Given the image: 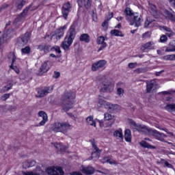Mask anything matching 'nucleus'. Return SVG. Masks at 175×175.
<instances>
[{"label": "nucleus", "mask_w": 175, "mask_h": 175, "mask_svg": "<svg viewBox=\"0 0 175 175\" xmlns=\"http://www.w3.org/2000/svg\"><path fill=\"white\" fill-rule=\"evenodd\" d=\"M71 175H83L80 172H75L71 174Z\"/></svg>", "instance_id": "nucleus-63"}, {"label": "nucleus", "mask_w": 175, "mask_h": 175, "mask_svg": "<svg viewBox=\"0 0 175 175\" xmlns=\"http://www.w3.org/2000/svg\"><path fill=\"white\" fill-rule=\"evenodd\" d=\"M38 49L40 50V51H44V53H49L52 50V48L50 45H38Z\"/></svg>", "instance_id": "nucleus-30"}, {"label": "nucleus", "mask_w": 175, "mask_h": 175, "mask_svg": "<svg viewBox=\"0 0 175 175\" xmlns=\"http://www.w3.org/2000/svg\"><path fill=\"white\" fill-rule=\"evenodd\" d=\"M114 90V82L111 79H105L101 83L100 92H113Z\"/></svg>", "instance_id": "nucleus-4"}, {"label": "nucleus", "mask_w": 175, "mask_h": 175, "mask_svg": "<svg viewBox=\"0 0 175 175\" xmlns=\"http://www.w3.org/2000/svg\"><path fill=\"white\" fill-rule=\"evenodd\" d=\"M124 139L127 143H131L132 142V133H131V130L126 129L124 131Z\"/></svg>", "instance_id": "nucleus-31"}, {"label": "nucleus", "mask_w": 175, "mask_h": 175, "mask_svg": "<svg viewBox=\"0 0 175 175\" xmlns=\"http://www.w3.org/2000/svg\"><path fill=\"white\" fill-rule=\"evenodd\" d=\"M53 91V86H49L45 88L44 90H38L37 98H43V96H46L48 94H50Z\"/></svg>", "instance_id": "nucleus-16"}, {"label": "nucleus", "mask_w": 175, "mask_h": 175, "mask_svg": "<svg viewBox=\"0 0 175 175\" xmlns=\"http://www.w3.org/2000/svg\"><path fill=\"white\" fill-rule=\"evenodd\" d=\"M10 38H12V36H10V33H4L3 34L1 37H0V42L1 44H5V43H8V41L9 40V39H10Z\"/></svg>", "instance_id": "nucleus-29"}, {"label": "nucleus", "mask_w": 175, "mask_h": 175, "mask_svg": "<svg viewBox=\"0 0 175 175\" xmlns=\"http://www.w3.org/2000/svg\"><path fill=\"white\" fill-rule=\"evenodd\" d=\"M9 98H10V94H5L1 97V100L5 101L7 99H9Z\"/></svg>", "instance_id": "nucleus-53"}, {"label": "nucleus", "mask_w": 175, "mask_h": 175, "mask_svg": "<svg viewBox=\"0 0 175 175\" xmlns=\"http://www.w3.org/2000/svg\"><path fill=\"white\" fill-rule=\"evenodd\" d=\"M150 12L152 16L157 17V14H158V12H157V7L155 5H151Z\"/></svg>", "instance_id": "nucleus-46"}, {"label": "nucleus", "mask_w": 175, "mask_h": 175, "mask_svg": "<svg viewBox=\"0 0 175 175\" xmlns=\"http://www.w3.org/2000/svg\"><path fill=\"white\" fill-rule=\"evenodd\" d=\"M107 25H109V23L107 22V21H105L103 22V23L102 24V27H107Z\"/></svg>", "instance_id": "nucleus-61"}, {"label": "nucleus", "mask_w": 175, "mask_h": 175, "mask_svg": "<svg viewBox=\"0 0 175 175\" xmlns=\"http://www.w3.org/2000/svg\"><path fill=\"white\" fill-rule=\"evenodd\" d=\"M81 170L83 174H94V172H95L94 167L91 166L84 167L82 165Z\"/></svg>", "instance_id": "nucleus-22"}, {"label": "nucleus", "mask_w": 175, "mask_h": 175, "mask_svg": "<svg viewBox=\"0 0 175 175\" xmlns=\"http://www.w3.org/2000/svg\"><path fill=\"white\" fill-rule=\"evenodd\" d=\"M136 66H137V62L129 64V68H130V69H135V68H136Z\"/></svg>", "instance_id": "nucleus-56"}, {"label": "nucleus", "mask_w": 175, "mask_h": 175, "mask_svg": "<svg viewBox=\"0 0 175 175\" xmlns=\"http://www.w3.org/2000/svg\"><path fill=\"white\" fill-rule=\"evenodd\" d=\"M150 136H154L157 140H159V142H165V138L167 137V136L157 130H152Z\"/></svg>", "instance_id": "nucleus-13"}, {"label": "nucleus", "mask_w": 175, "mask_h": 175, "mask_svg": "<svg viewBox=\"0 0 175 175\" xmlns=\"http://www.w3.org/2000/svg\"><path fill=\"white\" fill-rule=\"evenodd\" d=\"M164 61H174L175 60V54L167 55L163 57Z\"/></svg>", "instance_id": "nucleus-43"}, {"label": "nucleus", "mask_w": 175, "mask_h": 175, "mask_svg": "<svg viewBox=\"0 0 175 175\" xmlns=\"http://www.w3.org/2000/svg\"><path fill=\"white\" fill-rule=\"evenodd\" d=\"M140 146L142 147H144V148H150V150H155V146L150 145V144L146 142V141H142L139 143Z\"/></svg>", "instance_id": "nucleus-34"}, {"label": "nucleus", "mask_w": 175, "mask_h": 175, "mask_svg": "<svg viewBox=\"0 0 175 175\" xmlns=\"http://www.w3.org/2000/svg\"><path fill=\"white\" fill-rule=\"evenodd\" d=\"M161 29H163V31H165L166 33L170 32V31H172V29H170V28H169V27H167L166 26L161 27Z\"/></svg>", "instance_id": "nucleus-58"}, {"label": "nucleus", "mask_w": 175, "mask_h": 175, "mask_svg": "<svg viewBox=\"0 0 175 175\" xmlns=\"http://www.w3.org/2000/svg\"><path fill=\"white\" fill-rule=\"evenodd\" d=\"M25 3V0H16V6L17 9H21L22 8H24Z\"/></svg>", "instance_id": "nucleus-38"}, {"label": "nucleus", "mask_w": 175, "mask_h": 175, "mask_svg": "<svg viewBox=\"0 0 175 175\" xmlns=\"http://www.w3.org/2000/svg\"><path fill=\"white\" fill-rule=\"evenodd\" d=\"M160 42L161 43H165V42H167V36L165 35H163L160 38Z\"/></svg>", "instance_id": "nucleus-54"}, {"label": "nucleus", "mask_w": 175, "mask_h": 175, "mask_svg": "<svg viewBox=\"0 0 175 175\" xmlns=\"http://www.w3.org/2000/svg\"><path fill=\"white\" fill-rule=\"evenodd\" d=\"M66 25H64L62 27L58 29L56 33L51 36V40H53V38H55L57 40L61 39V38L64 36V34L65 33L64 31L66 29Z\"/></svg>", "instance_id": "nucleus-12"}, {"label": "nucleus", "mask_w": 175, "mask_h": 175, "mask_svg": "<svg viewBox=\"0 0 175 175\" xmlns=\"http://www.w3.org/2000/svg\"><path fill=\"white\" fill-rule=\"evenodd\" d=\"M104 120L105 121H111L110 124L107 125V126H111L113 124H114V116L107 113L104 114Z\"/></svg>", "instance_id": "nucleus-25"}, {"label": "nucleus", "mask_w": 175, "mask_h": 175, "mask_svg": "<svg viewBox=\"0 0 175 175\" xmlns=\"http://www.w3.org/2000/svg\"><path fill=\"white\" fill-rule=\"evenodd\" d=\"M160 163H161L162 165H165V167H168V169H173V165L163 159H161Z\"/></svg>", "instance_id": "nucleus-42"}, {"label": "nucleus", "mask_w": 175, "mask_h": 175, "mask_svg": "<svg viewBox=\"0 0 175 175\" xmlns=\"http://www.w3.org/2000/svg\"><path fill=\"white\" fill-rule=\"evenodd\" d=\"M150 36H151V34L150 33V32H146L145 33H144L142 35V38L143 39H147V38H150Z\"/></svg>", "instance_id": "nucleus-57"}, {"label": "nucleus", "mask_w": 175, "mask_h": 175, "mask_svg": "<svg viewBox=\"0 0 175 175\" xmlns=\"http://www.w3.org/2000/svg\"><path fill=\"white\" fill-rule=\"evenodd\" d=\"M98 69H100V67H99V64H98V62H97L92 64V70H93V72H96Z\"/></svg>", "instance_id": "nucleus-49"}, {"label": "nucleus", "mask_w": 175, "mask_h": 175, "mask_svg": "<svg viewBox=\"0 0 175 175\" xmlns=\"http://www.w3.org/2000/svg\"><path fill=\"white\" fill-rule=\"evenodd\" d=\"M53 146H54L55 148H56V150H57V151H60V152H65V151H66V150H68V147H66V146H65L62 144L54 143Z\"/></svg>", "instance_id": "nucleus-24"}, {"label": "nucleus", "mask_w": 175, "mask_h": 175, "mask_svg": "<svg viewBox=\"0 0 175 175\" xmlns=\"http://www.w3.org/2000/svg\"><path fill=\"white\" fill-rule=\"evenodd\" d=\"M38 116L39 117H41V118H42V122H40L38 124L36 125V126H43V125H45L46 122L49 121V117L47 116V113H46V112L43 111H40L38 112Z\"/></svg>", "instance_id": "nucleus-15"}, {"label": "nucleus", "mask_w": 175, "mask_h": 175, "mask_svg": "<svg viewBox=\"0 0 175 175\" xmlns=\"http://www.w3.org/2000/svg\"><path fill=\"white\" fill-rule=\"evenodd\" d=\"M170 3H171L173 6L175 7V0H168Z\"/></svg>", "instance_id": "nucleus-64"}, {"label": "nucleus", "mask_w": 175, "mask_h": 175, "mask_svg": "<svg viewBox=\"0 0 175 175\" xmlns=\"http://www.w3.org/2000/svg\"><path fill=\"white\" fill-rule=\"evenodd\" d=\"M46 173L49 175H64V170L59 166H51L48 167L46 170Z\"/></svg>", "instance_id": "nucleus-7"}, {"label": "nucleus", "mask_w": 175, "mask_h": 175, "mask_svg": "<svg viewBox=\"0 0 175 175\" xmlns=\"http://www.w3.org/2000/svg\"><path fill=\"white\" fill-rule=\"evenodd\" d=\"M109 102L105 100V97L99 95L98 96V107H104V109H107L109 106Z\"/></svg>", "instance_id": "nucleus-20"}, {"label": "nucleus", "mask_w": 175, "mask_h": 175, "mask_svg": "<svg viewBox=\"0 0 175 175\" xmlns=\"http://www.w3.org/2000/svg\"><path fill=\"white\" fill-rule=\"evenodd\" d=\"M36 165V161L33 160H27L23 163L24 169H28V167H33Z\"/></svg>", "instance_id": "nucleus-27"}, {"label": "nucleus", "mask_w": 175, "mask_h": 175, "mask_svg": "<svg viewBox=\"0 0 175 175\" xmlns=\"http://www.w3.org/2000/svg\"><path fill=\"white\" fill-rule=\"evenodd\" d=\"M86 122L88 125L96 127V122H95V121L94 120V118L92 116H88L86 118Z\"/></svg>", "instance_id": "nucleus-35"}, {"label": "nucleus", "mask_w": 175, "mask_h": 175, "mask_svg": "<svg viewBox=\"0 0 175 175\" xmlns=\"http://www.w3.org/2000/svg\"><path fill=\"white\" fill-rule=\"evenodd\" d=\"M111 35H112V36H120V38H124V34L122 33V31L117 29L111 30Z\"/></svg>", "instance_id": "nucleus-37"}, {"label": "nucleus", "mask_w": 175, "mask_h": 175, "mask_svg": "<svg viewBox=\"0 0 175 175\" xmlns=\"http://www.w3.org/2000/svg\"><path fill=\"white\" fill-rule=\"evenodd\" d=\"M103 163H109V165H117V162L114 161L113 159H108L107 157H105L102 161Z\"/></svg>", "instance_id": "nucleus-41"}, {"label": "nucleus", "mask_w": 175, "mask_h": 175, "mask_svg": "<svg viewBox=\"0 0 175 175\" xmlns=\"http://www.w3.org/2000/svg\"><path fill=\"white\" fill-rule=\"evenodd\" d=\"M92 146V152L91 159H99V157H100V153L102 152L101 150H99L98 146H96V143L95 142L94 139H92L90 140Z\"/></svg>", "instance_id": "nucleus-6"}, {"label": "nucleus", "mask_w": 175, "mask_h": 175, "mask_svg": "<svg viewBox=\"0 0 175 175\" xmlns=\"http://www.w3.org/2000/svg\"><path fill=\"white\" fill-rule=\"evenodd\" d=\"M81 42H85V43H90V35L83 33L80 36Z\"/></svg>", "instance_id": "nucleus-39"}, {"label": "nucleus", "mask_w": 175, "mask_h": 175, "mask_svg": "<svg viewBox=\"0 0 175 175\" xmlns=\"http://www.w3.org/2000/svg\"><path fill=\"white\" fill-rule=\"evenodd\" d=\"M23 175H46L44 172H42L40 174L33 172H24Z\"/></svg>", "instance_id": "nucleus-47"}, {"label": "nucleus", "mask_w": 175, "mask_h": 175, "mask_svg": "<svg viewBox=\"0 0 175 175\" xmlns=\"http://www.w3.org/2000/svg\"><path fill=\"white\" fill-rule=\"evenodd\" d=\"M129 124H131V128H133L134 129H137V126H139V124H137L133 120H129Z\"/></svg>", "instance_id": "nucleus-48"}, {"label": "nucleus", "mask_w": 175, "mask_h": 175, "mask_svg": "<svg viewBox=\"0 0 175 175\" xmlns=\"http://www.w3.org/2000/svg\"><path fill=\"white\" fill-rule=\"evenodd\" d=\"M165 110H167L170 113H173V111H175V104H167L165 107Z\"/></svg>", "instance_id": "nucleus-40"}, {"label": "nucleus", "mask_w": 175, "mask_h": 175, "mask_svg": "<svg viewBox=\"0 0 175 175\" xmlns=\"http://www.w3.org/2000/svg\"><path fill=\"white\" fill-rule=\"evenodd\" d=\"M49 65L47 64V62H45L40 68L39 75H42L43 73H47V72H49Z\"/></svg>", "instance_id": "nucleus-33"}, {"label": "nucleus", "mask_w": 175, "mask_h": 175, "mask_svg": "<svg viewBox=\"0 0 175 175\" xmlns=\"http://www.w3.org/2000/svg\"><path fill=\"white\" fill-rule=\"evenodd\" d=\"M111 18H113V12L109 13L107 16L108 21L111 20Z\"/></svg>", "instance_id": "nucleus-62"}, {"label": "nucleus", "mask_w": 175, "mask_h": 175, "mask_svg": "<svg viewBox=\"0 0 175 175\" xmlns=\"http://www.w3.org/2000/svg\"><path fill=\"white\" fill-rule=\"evenodd\" d=\"M163 16H164L165 18H167V20L175 22V12L172 8H170V10H165L163 12Z\"/></svg>", "instance_id": "nucleus-10"}, {"label": "nucleus", "mask_w": 175, "mask_h": 175, "mask_svg": "<svg viewBox=\"0 0 175 175\" xmlns=\"http://www.w3.org/2000/svg\"><path fill=\"white\" fill-rule=\"evenodd\" d=\"M23 54H29L31 53V48L29 46H26L21 49Z\"/></svg>", "instance_id": "nucleus-50"}, {"label": "nucleus", "mask_w": 175, "mask_h": 175, "mask_svg": "<svg viewBox=\"0 0 175 175\" xmlns=\"http://www.w3.org/2000/svg\"><path fill=\"white\" fill-rule=\"evenodd\" d=\"M130 25H135V27H141L142 23H143V17L138 13L135 12L133 15V19H129Z\"/></svg>", "instance_id": "nucleus-5"}, {"label": "nucleus", "mask_w": 175, "mask_h": 175, "mask_svg": "<svg viewBox=\"0 0 175 175\" xmlns=\"http://www.w3.org/2000/svg\"><path fill=\"white\" fill-rule=\"evenodd\" d=\"M76 27H77V23L75 22L68 29L64 41L62 42L61 47L64 49L65 51L69 50V47L72 46L75 38H76Z\"/></svg>", "instance_id": "nucleus-1"}, {"label": "nucleus", "mask_w": 175, "mask_h": 175, "mask_svg": "<svg viewBox=\"0 0 175 175\" xmlns=\"http://www.w3.org/2000/svg\"><path fill=\"white\" fill-rule=\"evenodd\" d=\"M155 25V20L151 19L150 17H147L144 23V28H152Z\"/></svg>", "instance_id": "nucleus-23"}, {"label": "nucleus", "mask_w": 175, "mask_h": 175, "mask_svg": "<svg viewBox=\"0 0 175 175\" xmlns=\"http://www.w3.org/2000/svg\"><path fill=\"white\" fill-rule=\"evenodd\" d=\"M137 131L139 132V133H143L144 135H150L152 133V129L144 126L143 124H139L137 126Z\"/></svg>", "instance_id": "nucleus-11"}, {"label": "nucleus", "mask_w": 175, "mask_h": 175, "mask_svg": "<svg viewBox=\"0 0 175 175\" xmlns=\"http://www.w3.org/2000/svg\"><path fill=\"white\" fill-rule=\"evenodd\" d=\"M97 64H98L99 68H103L106 64H107V62L106 60H100L97 62Z\"/></svg>", "instance_id": "nucleus-51"}, {"label": "nucleus", "mask_w": 175, "mask_h": 175, "mask_svg": "<svg viewBox=\"0 0 175 175\" xmlns=\"http://www.w3.org/2000/svg\"><path fill=\"white\" fill-rule=\"evenodd\" d=\"M125 13L127 16H133L135 13H133V12L132 11V10H131V8H126L125 10Z\"/></svg>", "instance_id": "nucleus-52"}, {"label": "nucleus", "mask_w": 175, "mask_h": 175, "mask_svg": "<svg viewBox=\"0 0 175 175\" xmlns=\"http://www.w3.org/2000/svg\"><path fill=\"white\" fill-rule=\"evenodd\" d=\"M12 87H13V82L8 81L7 85L3 88V91H4V92H6L9 91V90H12Z\"/></svg>", "instance_id": "nucleus-44"}, {"label": "nucleus", "mask_w": 175, "mask_h": 175, "mask_svg": "<svg viewBox=\"0 0 175 175\" xmlns=\"http://www.w3.org/2000/svg\"><path fill=\"white\" fill-rule=\"evenodd\" d=\"M166 53H173L175 51V40L170 42V48L165 49Z\"/></svg>", "instance_id": "nucleus-36"}, {"label": "nucleus", "mask_w": 175, "mask_h": 175, "mask_svg": "<svg viewBox=\"0 0 175 175\" xmlns=\"http://www.w3.org/2000/svg\"><path fill=\"white\" fill-rule=\"evenodd\" d=\"M113 136L118 140H122L124 139V135H122V129L116 130L113 133Z\"/></svg>", "instance_id": "nucleus-32"}, {"label": "nucleus", "mask_w": 175, "mask_h": 175, "mask_svg": "<svg viewBox=\"0 0 175 175\" xmlns=\"http://www.w3.org/2000/svg\"><path fill=\"white\" fill-rule=\"evenodd\" d=\"M107 109L111 111H120V110H121V106L109 103Z\"/></svg>", "instance_id": "nucleus-26"}, {"label": "nucleus", "mask_w": 175, "mask_h": 175, "mask_svg": "<svg viewBox=\"0 0 175 175\" xmlns=\"http://www.w3.org/2000/svg\"><path fill=\"white\" fill-rule=\"evenodd\" d=\"M157 90V82L155 81H150L146 85V92H152Z\"/></svg>", "instance_id": "nucleus-21"}, {"label": "nucleus", "mask_w": 175, "mask_h": 175, "mask_svg": "<svg viewBox=\"0 0 175 175\" xmlns=\"http://www.w3.org/2000/svg\"><path fill=\"white\" fill-rule=\"evenodd\" d=\"M165 35H167L168 38H172V36L174 35V32H173V31L171 30L169 32L165 33Z\"/></svg>", "instance_id": "nucleus-59"}, {"label": "nucleus", "mask_w": 175, "mask_h": 175, "mask_svg": "<svg viewBox=\"0 0 175 175\" xmlns=\"http://www.w3.org/2000/svg\"><path fill=\"white\" fill-rule=\"evenodd\" d=\"M73 126L70 125V124L68 122H55L51 126V129L55 132V133H61L64 135H66L68 133V131H70Z\"/></svg>", "instance_id": "nucleus-3"}, {"label": "nucleus", "mask_w": 175, "mask_h": 175, "mask_svg": "<svg viewBox=\"0 0 175 175\" xmlns=\"http://www.w3.org/2000/svg\"><path fill=\"white\" fill-rule=\"evenodd\" d=\"M75 94L71 92H66L62 95L61 100L63 103H66L63 107L64 111H69V110L73 107V103H75L73 99H75Z\"/></svg>", "instance_id": "nucleus-2"}, {"label": "nucleus", "mask_w": 175, "mask_h": 175, "mask_svg": "<svg viewBox=\"0 0 175 175\" xmlns=\"http://www.w3.org/2000/svg\"><path fill=\"white\" fill-rule=\"evenodd\" d=\"M71 8H72V5H70V3H69V2L64 4V5L62 7V13L63 17L66 20L68 19V15L69 14V12H70Z\"/></svg>", "instance_id": "nucleus-14"}, {"label": "nucleus", "mask_w": 175, "mask_h": 175, "mask_svg": "<svg viewBox=\"0 0 175 175\" xmlns=\"http://www.w3.org/2000/svg\"><path fill=\"white\" fill-rule=\"evenodd\" d=\"M52 51H56V53H58L59 54L61 53V49L59 46H55L52 48Z\"/></svg>", "instance_id": "nucleus-55"}, {"label": "nucleus", "mask_w": 175, "mask_h": 175, "mask_svg": "<svg viewBox=\"0 0 175 175\" xmlns=\"http://www.w3.org/2000/svg\"><path fill=\"white\" fill-rule=\"evenodd\" d=\"M8 58L12 61V64L10 66V68L14 70V72L18 75V73H20V69L16 66L17 64L16 62H17L18 59L16 57V54H14V53H10L8 55Z\"/></svg>", "instance_id": "nucleus-8"}, {"label": "nucleus", "mask_w": 175, "mask_h": 175, "mask_svg": "<svg viewBox=\"0 0 175 175\" xmlns=\"http://www.w3.org/2000/svg\"><path fill=\"white\" fill-rule=\"evenodd\" d=\"M29 39H31V33L27 32L24 36L21 37V38L18 39V42L21 46H24L29 42Z\"/></svg>", "instance_id": "nucleus-17"}, {"label": "nucleus", "mask_w": 175, "mask_h": 175, "mask_svg": "<svg viewBox=\"0 0 175 175\" xmlns=\"http://www.w3.org/2000/svg\"><path fill=\"white\" fill-rule=\"evenodd\" d=\"M29 11V7H27L23 11L18 15L16 18L15 19L16 23H19V21H23L24 18H25V16L28 14V12Z\"/></svg>", "instance_id": "nucleus-18"}, {"label": "nucleus", "mask_w": 175, "mask_h": 175, "mask_svg": "<svg viewBox=\"0 0 175 175\" xmlns=\"http://www.w3.org/2000/svg\"><path fill=\"white\" fill-rule=\"evenodd\" d=\"M155 42L150 41L142 44L141 46V51L144 53H148L150 50H155Z\"/></svg>", "instance_id": "nucleus-9"}, {"label": "nucleus", "mask_w": 175, "mask_h": 175, "mask_svg": "<svg viewBox=\"0 0 175 175\" xmlns=\"http://www.w3.org/2000/svg\"><path fill=\"white\" fill-rule=\"evenodd\" d=\"M60 76H61V73H59V72H57V71L54 72V75H53L54 79H58V77H59Z\"/></svg>", "instance_id": "nucleus-60"}, {"label": "nucleus", "mask_w": 175, "mask_h": 175, "mask_svg": "<svg viewBox=\"0 0 175 175\" xmlns=\"http://www.w3.org/2000/svg\"><path fill=\"white\" fill-rule=\"evenodd\" d=\"M97 44H101L98 51H102L104 49L107 47V43L105 42V37L100 36L97 38Z\"/></svg>", "instance_id": "nucleus-19"}, {"label": "nucleus", "mask_w": 175, "mask_h": 175, "mask_svg": "<svg viewBox=\"0 0 175 175\" xmlns=\"http://www.w3.org/2000/svg\"><path fill=\"white\" fill-rule=\"evenodd\" d=\"M79 6L81 8V6H85L86 9H88L91 5V0H78L77 1Z\"/></svg>", "instance_id": "nucleus-28"}, {"label": "nucleus", "mask_w": 175, "mask_h": 175, "mask_svg": "<svg viewBox=\"0 0 175 175\" xmlns=\"http://www.w3.org/2000/svg\"><path fill=\"white\" fill-rule=\"evenodd\" d=\"M120 84L121 83H119L117 84V95H118V96H124V89L118 88V85H120Z\"/></svg>", "instance_id": "nucleus-45"}]
</instances>
